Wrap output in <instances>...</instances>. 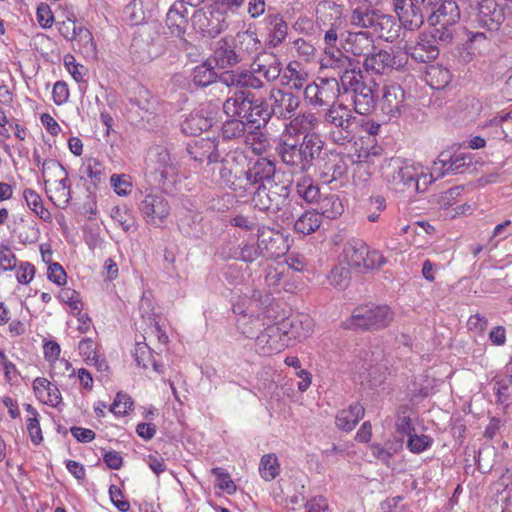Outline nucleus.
<instances>
[{"mask_svg":"<svg viewBox=\"0 0 512 512\" xmlns=\"http://www.w3.org/2000/svg\"><path fill=\"white\" fill-rule=\"evenodd\" d=\"M346 32L342 28V22L337 20L330 24V27L324 34L326 66L336 71L356 64L357 59L349 57L341 49V47L343 48V39L346 36Z\"/></svg>","mask_w":512,"mask_h":512,"instance_id":"0eeeda50","label":"nucleus"},{"mask_svg":"<svg viewBox=\"0 0 512 512\" xmlns=\"http://www.w3.org/2000/svg\"><path fill=\"white\" fill-rule=\"evenodd\" d=\"M496 404L505 413L512 401V359L505 366L503 374L496 375L492 380Z\"/></svg>","mask_w":512,"mask_h":512,"instance_id":"cd10ccee","label":"nucleus"},{"mask_svg":"<svg viewBox=\"0 0 512 512\" xmlns=\"http://www.w3.org/2000/svg\"><path fill=\"white\" fill-rule=\"evenodd\" d=\"M405 57L410 56L419 63H428L439 55V48L434 40L426 33L418 35L416 41L407 42L404 46Z\"/></svg>","mask_w":512,"mask_h":512,"instance_id":"393cba45","label":"nucleus"},{"mask_svg":"<svg viewBox=\"0 0 512 512\" xmlns=\"http://www.w3.org/2000/svg\"><path fill=\"white\" fill-rule=\"evenodd\" d=\"M270 113L280 120H289L300 106V99L290 91L272 88L269 93Z\"/></svg>","mask_w":512,"mask_h":512,"instance_id":"412c9836","label":"nucleus"},{"mask_svg":"<svg viewBox=\"0 0 512 512\" xmlns=\"http://www.w3.org/2000/svg\"><path fill=\"white\" fill-rule=\"evenodd\" d=\"M247 170L257 186L276 180V164L268 158L260 157L250 162Z\"/></svg>","mask_w":512,"mask_h":512,"instance_id":"473e14b6","label":"nucleus"},{"mask_svg":"<svg viewBox=\"0 0 512 512\" xmlns=\"http://www.w3.org/2000/svg\"><path fill=\"white\" fill-rule=\"evenodd\" d=\"M192 19L196 24H199V29L201 32L208 37H215L222 30L218 20H216L217 23L214 24L213 20L209 19L206 16V13L200 10L194 12Z\"/></svg>","mask_w":512,"mask_h":512,"instance_id":"13d9d810","label":"nucleus"},{"mask_svg":"<svg viewBox=\"0 0 512 512\" xmlns=\"http://www.w3.org/2000/svg\"><path fill=\"white\" fill-rule=\"evenodd\" d=\"M217 80L227 87H235L237 90L252 89V86H255V81L249 77L247 70H226L217 75Z\"/></svg>","mask_w":512,"mask_h":512,"instance_id":"4c0bfd02","label":"nucleus"},{"mask_svg":"<svg viewBox=\"0 0 512 512\" xmlns=\"http://www.w3.org/2000/svg\"><path fill=\"white\" fill-rule=\"evenodd\" d=\"M292 183V180H275L257 186L251 198L252 205L261 212L278 215L284 223L293 222L297 203L291 196Z\"/></svg>","mask_w":512,"mask_h":512,"instance_id":"f03ea898","label":"nucleus"},{"mask_svg":"<svg viewBox=\"0 0 512 512\" xmlns=\"http://www.w3.org/2000/svg\"><path fill=\"white\" fill-rule=\"evenodd\" d=\"M407 62V57L397 52L379 50L376 53H369L363 62L366 71L376 74H385L393 69H401Z\"/></svg>","mask_w":512,"mask_h":512,"instance_id":"4be33fe9","label":"nucleus"},{"mask_svg":"<svg viewBox=\"0 0 512 512\" xmlns=\"http://www.w3.org/2000/svg\"><path fill=\"white\" fill-rule=\"evenodd\" d=\"M212 164V180L216 183L224 184L229 188V184L233 182L235 177V171H233L229 166V160L222 157V160H220L218 163Z\"/></svg>","mask_w":512,"mask_h":512,"instance_id":"864d4df0","label":"nucleus"},{"mask_svg":"<svg viewBox=\"0 0 512 512\" xmlns=\"http://www.w3.org/2000/svg\"><path fill=\"white\" fill-rule=\"evenodd\" d=\"M321 221L322 219L318 212L306 211L294 222V230L296 233L309 235L319 229Z\"/></svg>","mask_w":512,"mask_h":512,"instance_id":"c03bdc74","label":"nucleus"},{"mask_svg":"<svg viewBox=\"0 0 512 512\" xmlns=\"http://www.w3.org/2000/svg\"><path fill=\"white\" fill-rule=\"evenodd\" d=\"M326 157H322V154L317 159L323 162L320 165L321 173L320 176L326 182H332L343 178L348 171V165L345 159L339 154H325Z\"/></svg>","mask_w":512,"mask_h":512,"instance_id":"2f4dec72","label":"nucleus"},{"mask_svg":"<svg viewBox=\"0 0 512 512\" xmlns=\"http://www.w3.org/2000/svg\"><path fill=\"white\" fill-rule=\"evenodd\" d=\"M393 319L394 313L388 305H363L353 310L346 327L378 330L389 326Z\"/></svg>","mask_w":512,"mask_h":512,"instance_id":"423d86ee","label":"nucleus"},{"mask_svg":"<svg viewBox=\"0 0 512 512\" xmlns=\"http://www.w3.org/2000/svg\"><path fill=\"white\" fill-rule=\"evenodd\" d=\"M81 171L90 178L94 183L101 182L103 176V166L96 158H89L83 164Z\"/></svg>","mask_w":512,"mask_h":512,"instance_id":"69168bd1","label":"nucleus"},{"mask_svg":"<svg viewBox=\"0 0 512 512\" xmlns=\"http://www.w3.org/2000/svg\"><path fill=\"white\" fill-rule=\"evenodd\" d=\"M23 195L28 207L37 216H39L45 222L52 221V215L50 211L44 207L42 199L36 191L32 189H25Z\"/></svg>","mask_w":512,"mask_h":512,"instance_id":"603ef678","label":"nucleus"},{"mask_svg":"<svg viewBox=\"0 0 512 512\" xmlns=\"http://www.w3.org/2000/svg\"><path fill=\"white\" fill-rule=\"evenodd\" d=\"M392 3L393 11L405 30L416 31L424 24L426 15L413 0H392Z\"/></svg>","mask_w":512,"mask_h":512,"instance_id":"b1692460","label":"nucleus"},{"mask_svg":"<svg viewBox=\"0 0 512 512\" xmlns=\"http://www.w3.org/2000/svg\"><path fill=\"white\" fill-rule=\"evenodd\" d=\"M213 125V119L203 111H194L185 116L181 122V131L188 136H197Z\"/></svg>","mask_w":512,"mask_h":512,"instance_id":"f704fd0d","label":"nucleus"},{"mask_svg":"<svg viewBox=\"0 0 512 512\" xmlns=\"http://www.w3.org/2000/svg\"><path fill=\"white\" fill-rule=\"evenodd\" d=\"M433 442V438L429 435H418L414 431L408 436L407 448L414 454H420L429 449Z\"/></svg>","mask_w":512,"mask_h":512,"instance_id":"bf43d9fd","label":"nucleus"},{"mask_svg":"<svg viewBox=\"0 0 512 512\" xmlns=\"http://www.w3.org/2000/svg\"><path fill=\"white\" fill-rule=\"evenodd\" d=\"M467 159L463 153L442 151L433 162L431 172L423 175V183L428 186L437 179L457 173L467 165Z\"/></svg>","mask_w":512,"mask_h":512,"instance_id":"dca6fc26","label":"nucleus"},{"mask_svg":"<svg viewBox=\"0 0 512 512\" xmlns=\"http://www.w3.org/2000/svg\"><path fill=\"white\" fill-rule=\"evenodd\" d=\"M211 472L216 477V485L221 490H224L228 494H233L236 491V485L225 469L215 467Z\"/></svg>","mask_w":512,"mask_h":512,"instance_id":"0e129e2a","label":"nucleus"},{"mask_svg":"<svg viewBox=\"0 0 512 512\" xmlns=\"http://www.w3.org/2000/svg\"><path fill=\"white\" fill-rule=\"evenodd\" d=\"M278 325V330H280L285 338H287V343L290 345L292 340L301 341L306 339L313 330V321L307 315H294L283 318L281 321L276 322Z\"/></svg>","mask_w":512,"mask_h":512,"instance_id":"5701e85b","label":"nucleus"},{"mask_svg":"<svg viewBox=\"0 0 512 512\" xmlns=\"http://www.w3.org/2000/svg\"><path fill=\"white\" fill-rule=\"evenodd\" d=\"M319 201L320 216L328 219H335L343 213V204L336 194H328L322 197Z\"/></svg>","mask_w":512,"mask_h":512,"instance_id":"49530a36","label":"nucleus"},{"mask_svg":"<svg viewBox=\"0 0 512 512\" xmlns=\"http://www.w3.org/2000/svg\"><path fill=\"white\" fill-rule=\"evenodd\" d=\"M396 431L401 435L409 436L415 431L411 423L410 415L408 414L407 407H401L398 411L397 418L395 421Z\"/></svg>","mask_w":512,"mask_h":512,"instance_id":"e2e57ef3","label":"nucleus"},{"mask_svg":"<svg viewBox=\"0 0 512 512\" xmlns=\"http://www.w3.org/2000/svg\"><path fill=\"white\" fill-rule=\"evenodd\" d=\"M378 12V9H375L369 5L367 7H356L351 12L349 18L350 24L355 28L373 30Z\"/></svg>","mask_w":512,"mask_h":512,"instance_id":"ea45409f","label":"nucleus"},{"mask_svg":"<svg viewBox=\"0 0 512 512\" xmlns=\"http://www.w3.org/2000/svg\"><path fill=\"white\" fill-rule=\"evenodd\" d=\"M271 294L260 290H254L252 295L247 299V309L250 314H244L237 319L238 330L247 338L257 336L267 322L273 318L274 309L272 308Z\"/></svg>","mask_w":512,"mask_h":512,"instance_id":"39448f33","label":"nucleus"},{"mask_svg":"<svg viewBox=\"0 0 512 512\" xmlns=\"http://www.w3.org/2000/svg\"><path fill=\"white\" fill-rule=\"evenodd\" d=\"M476 21L491 32L498 31L505 21L512 25V0H481Z\"/></svg>","mask_w":512,"mask_h":512,"instance_id":"6e6552de","label":"nucleus"},{"mask_svg":"<svg viewBox=\"0 0 512 512\" xmlns=\"http://www.w3.org/2000/svg\"><path fill=\"white\" fill-rule=\"evenodd\" d=\"M289 120L276 141L275 153L288 169L305 173L323 154L325 143L315 132L319 119L315 113L305 112Z\"/></svg>","mask_w":512,"mask_h":512,"instance_id":"f257e3e1","label":"nucleus"},{"mask_svg":"<svg viewBox=\"0 0 512 512\" xmlns=\"http://www.w3.org/2000/svg\"><path fill=\"white\" fill-rule=\"evenodd\" d=\"M147 168L158 186L165 187L174 181L178 170L169 150L163 146L149 149L146 160Z\"/></svg>","mask_w":512,"mask_h":512,"instance_id":"f8f14e48","label":"nucleus"},{"mask_svg":"<svg viewBox=\"0 0 512 512\" xmlns=\"http://www.w3.org/2000/svg\"><path fill=\"white\" fill-rule=\"evenodd\" d=\"M349 280L350 270L343 266L334 267L328 275L330 285L340 290L348 286Z\"/></svg>","mask_w":512,"mask_h":512,"instance_id":"052dcab7","label":"nucleus"},{"mask_svg":"<svg viewBox=\"0 0 512 512\" xmlns=\"http://www.w3.org/2000/svg\"><path fill=\"white\" fill-rule=\"evenodd\" d=\"M110 184L119 196H127L132 191L131 177L127 174H113L110 177Z\"/></svg>","mask_w":512,"mask_h":512,"instance_id":"680f3d73","label":"nucleus"},{"mask_svg":"<svg viewBox=\"0 0 512 512\" xmlns=\"http://www.w3.org/2000/svg\"><path fill=\"white\" fill-rule=\"evenodd\" d=\"M384 181L395 191L423 192L427 186L423 183V173L419 168L400 157L385 159L380 167Z\"/></svg>","mask_w":512,"mask_h":512,"instance_id":"20e7f679","label":"nucleus"},{"mask_svg":"<svg viewBox=\"0 0 512 512\" xmlns=\"http://www.w3.org/2000/svg\"><path fill=\"white\" fill-rule=\"evenodd\" d=\"M233 40L238 52L242 55V60L245 55L256 53L261 48V41L253 31L239 32Z\"/></svg>","mask_w":512,"mask_h":512,"instance_id":"79ce46f5","label":"nucleus"},{"mask_svg":"<svg viewBox=\"0 0 512 512\" xmlns=\"http://www.w3.org/2000/svg\"><path fill=\"white\" fill-rule=\"evenodd\" d=\"M256 186V182H254L253 178L250 177L247 169H241L239 171H235V177L233 182L229 184V189L235 192L240 197H245L246 195L251 194L253 196L252 188Z\"/></svg>","mask_w":512,"mask_h":512,"instance_id":"a18cd8bd","label":"nucleus"},{"mask_svg":"<svg viewBox=\"0 0 512 512\" xmlns=\"http://www.w3.org/2000/svg\"><path fill=\"white\" fill-rule=\"evenodd\" d=\"M431 32L428 34L436 44L448 45L452 42L456 25L429 24Z\"/></svg>","mask_w":512,"mask_h":512,"instance_id":"4d7b16f0","label":"nucleus"},{"mask_svg":"<svg viewBox=\"0 0 512 512\" xmlns=\"http://www.w3.org/2000/svg\"><path fill=\"white\" fill-rule=\"evenodd\" d=\"M373 34L385 41L392 42L398 36L396 20L392 15L384 14L379 10L373 27Z\"/></svg>","mask_w":512,"mask_h":512,"instance_id":"e433bc0d","label":"nucleus"},{"mask_svg":"<svg viewBox=\"0 0 512 512\" xmlns=\"http://www.w3.org/2000/svg\"><path fill=\"white\" fill-rule=\"evenodd\" d=\"M297 195L307 203H313L320 198V189L310 177L303 176L296 183Z\"/></svg>","mask_w":512,"mask_h":512,"instance_id":"8fccbe9b","label":"nucleus"},{"mask_svg":"<svg viewBox=\"0 0 512 512\" xmlns=\"http://www.w3.org/2000/svg\"><path fill=\"white\" fill-rule=\"evenodd\" d=\"M58 297L60 301L70 306L73 314L80 315L82 310V303L77 291L69 288L62 289Z\"/></svg>","mask_w":512,"mask_h":512,"instance_id":"338daca9","label":"nucleus"},{"mask_svg":"<svg viewBox=\"0 0 512 512\" xmlns=\"http://www.w3.org/2000/svg\"><path fill=\"white\" fill-rule=\"evenodd\" d=\"M340 86L335 78L319 79L304 88V99L308 105L314 107L331 106L340 95Z\"/></svg>","mask_w":512,"mask_h":512,"instance_id":"4468645a","label":"nucleus"},{"mask_svg":"<svg viewBox=\"0 0 512 512\" xmlns=\"http://www.w3.org/2000/svg\"><path fill=\"white\" fill-rule=\"evenodd\" d=\"M247 72L249 77L255 81L254 85L256 86H252V89L260 90L280 77L282 64L273 52L262 51L253 59Z\"/></svg>","mask_w":512,"mask_h":512,"instance_id":"9d476101","label":"nucleus"},{"mask_svg":"<svg viewBox=\"0 0 512 512\" xmlns=\"http://www.w3.org/2000/svg\"><path fill=\"white\" fill-rule=\"evenodd\" d=\"M111 218L117 222L125 232L136 229L135 218L126 206H115L111 211Z\"/></svg>","mask_w":512,"mask_h":512,"instance_id":"6e6d98bb","label":"nucleus"},{"mask_svg":"<svg viewBox=\"0 0 512 512\" xmlns=\"http://www.w3.org/2000/svg\"><path fill=\"white\" fill-rule=\"evenodd\" d=\"M365 413L364 407L360 403L351 404L347 409L338 412L336 416V426L346 432L352 431Z\"/></svg>","mask_w":512,"mask_h":512,"instance_id":"c9c22d12","label":"nucleus"},{"mask_svg":"<svg viewBox=\"0 0 512 512\" xmlns=\"http://www.w3.org/2000/svg\"><path fill=\"white\" fill-rule=\"evenodd\" d=\"M272 117L269 103L264 98L255 97L246 122L248 124H256V128L259 129L261 124H267Z\"/></svg>","mask_w":512,"mask_h":512,"instance_id":"37998d69","label":"nucleus"},{"mask_svg":"<svg viewBox=\"0 0 512 512\" xmlns=\"http://www.w3.org/2000/svg\"><path fill=\"white\" fill-rule=\"evenodd\" d=\"M342 254L349 266L355 268L378 269L386 263V258L378 250H371L363 240L357 238L344 244Z\"/></svg>","mask_w":512,"mask_h":512,"instance_id":"9b49d317","label":"nucleus"},{"mask_svg":"<svg viewBox=\"0 0 512 512\" xmlns=\"http://www.w3.org/2000/svg\"><path fill=\"white\" fill-rule=\"evenodd\" d=\"M372 33L368 31L346 32L343 49L356 57L366 56L374 49Z\"/></svg>","mask_w":512,"mask_h":512,"instance_id":"c756f323","label":"nucleus"},{"mask_svg":"<svg viewBox=\"0 0 512 512\" xmlns=\"http://www.w3.org/2000/svg\"><path fill=\"white\" fill-rule=\"evenodd\" d=\"M507 422L508 417L504 415L493 416L485 429L484 436L486 438L493 439L494 437H496L498 434H501L505 430Z\"/></svg>","mask_w":512,"mask_h":512,"instance_id":"774afa93","label":"nucleus"},{"mask_svg":"<svg viewBox=\"0 0 512 512\" xmlns=\"http://www.w3.org/2000/svg\"><path fill=\"white\" fill-rule=\"evenodd\" d=\"M452 75L449 69L441 65H431L426 71V81L433 89H443L451 81Z\"/></svg>","mask_w":512,"mask_h":512,"instance_id":"de8ad7c7","label":"nucleus"},{"mask_svg":"<svg viewBox=\"0 0 512 512\" xmlns=\"http://www.w3.org/2000/svg\"><path fill=\"white\" fill-rule=\"evenodd\" d=\"M213 59L219 68L236 66L242 61L233 38H222L216 42Z\"/></svg>","mask_w":512,"mask_h":512,"instance_id":"c85d7f7f","label":"nucleus"},{"mask_svg":"<svg viewBox=\"0 0 512 512\" xmlns=\"http://www.w3.org/2000/svg\"><path fill=\"white\" fill-rule=\"evenodd\" d=\"M139 212L149 225L163 222L170 213L167 199L159 193H147L138 203Z\"/></svg>","mask_w":512,"mask_h":512,"instance_id":"aec40b11","label":"nucleus"},{"mask_svg":"<svg viewBox=\"0 0 512 512\" xmlns=\"http://www.w3.org/2000/svg\"><path fill=\"white\" fill-rule=\"evenodd\" d=\"M299 66L298 63H290L286 67L282 78L286 81L285 84L294 90H301L307 85L308 73L299 68Z\"/></svg>","mask_w":512,"mask_h":512,"instance_id":"09e8293b","label":"nucleus"},{"mask_svg":"<svg viewBox=\"0 0 512 512\" xmlns=\"http://www.w3.org/2000/svg\"><path fill=\"white\" fill-rule=\"evenodd\" d=\"M160 24L150 22L142 25L135 32L132 43L131 53L141 62L151 61L161 53Z\"/></svg>","mask_w":512,"mask_h":512,"instance_id":"1a4fd4ad","label":"nucleus"},{"mask_svg":"<svg viewBox=\"0 0 512 512\" xmlns=\"http://www.w3.org/2000/svg\"><path fill=\"white\" fill-rule=\"evenodd\" d=\"M383 149L380 146H373L370 149L362 150L358 154V159L356 161V169L355 174L353 176L354 183H357V179L362 182H366L369 179L370 174L364 169L365 164H374L376 159L380 158L382 155Z\"/></svg>","mask_w":512,"mask_h":512,"instance_id":"58836bf2","label":"nucleus"},{"mask_svg":"<svg viewBox=\"0 0 512 512\" xmlns=\"http://www.w3.org/2000/svg\"><path fill=\"white\" fill-rule=\"evenodd\" d=\"M192 79L195 85L206 87L217 80V74L211 63L205 61L193 69Z\"/></svg>","mask_w":512,"mask_h":512,"instance_id":"3c124183","label":"nucleus"},{"mask_svg":"<svg viewBox=\"0 0 512 512\" xmlns=\"http://www.w3.org/2000/svg\"><path fill=\"white\" fill-rule=\"evenodd\" d=\"M274 320L275 317L273 316L267 321V324L255 339L256 350L263 356L277 354L289 346L287 338L278 330V325L273 322Z\"/></svg>","mask_w":512,"mask_h":512,"instance_id":"a211bd4d","label":"nucleus"},{"mask_svg":"<svg viewBox=\"0 0 512 512\" xmlns=\"http://www.w3.org/2000/svg\"><path fill=\"white\" fill-rule=\"evenodd\" d=\"M257 237L265 260H276L284 256L289 250L287 238L274 228L260 225L257 228Z\"/></svg>","mask_w":512,"mask_h":512,"instance_id":"f3484780","label":"nucleus"},{"mask_svg":"<svg viewBox=\"0 0 512 512\" xmlns=\"http://www.w3.org/2000/svg\"><path fill=\"white\" fill-rule=\"evenodd\" d=\"M280 472V465L275 454L263 455L259 464L260 476L265 481H272Z\"/></svg>","mask_w":512,"mask_h":512,"instance_id":"5fc2aeb1","label":"nucleus"},{"mask_svg":"<svg viewBox=\"0 0 512 512\" xmlns=\"http://www.w3.org/2000/svg\"><path fill=\"white\" fill-rule=\"evenodd\" d=\"M166 25L171 34L183 38L188 26V10L183 4H172L166 14Z\"/></svg>","mask_w":512,"mask_h":512,"instance_id":"72a5a7b5","label":"nucleus"},{"mask_svg":"<svg viewBox=\"0 0 512 512\" xmlns=\"http://www.w3.org/2000/svg\"><path fill=\"white\" fill-rule=\"evenodd\" d=\"M337 73L340 75L341 87L349 95L355 112L360 115L370 114L376 107L378 85L375 80L363 74L358 60L354 66L343 68Z\"/></svg>","mask_w":512,"mask_h":512,"instance_id":"7ed1b4c3","label":"nucleus"},{"mask_svg":"<svg viewBox=\"0 0 512 512\" xmlns=\"http://www.w3.org/2000/svg\"><path fill=\"white\" fill-rule=\"evenodd\" d=\"M355 117L351 110L343 104H332L324 114V123L337 129L330 131V135L335 143L344 144L346 140L352 137L351 127L354 124Z\"/></svg>","mask_w":512,"mask_h":512,"instance_id":"ddd939ff","label":"nucleus"},{"mask_svg":"<svg viewBox=\"0 0 512 512\" xmlns=\"http://www.w3.org/2000/svg\"><path fill=\"white\" fill-rule=\"evenodd\" d=\"M218 144V140L215 138H200L188 143L186 152L196 162L202 163L204 160H207L208 164L218 163L222 160Z\"/></svg>","mask_w":512,"mask_h":512,"instance_id":"bb28decb","label":"nucleus"},{"mask_svg":"<svg viewBox=\"0 0 512 512\" xmlns=\"http://www.w3.org/2000/svg\"><path fill=\"white\" fill-rule=\"evenodd\" d=\"M247 125L248 123L244 120L228 117L221 125L220 136L225 141L242 140L246 145H252L254 153L261 154L263 150L261 142L258 146H254L253 141L260 140L264 135L260 131H248Z\"/></svg>","mask_w":512,"mask_h":512,"instance_id":"2eb2a0df","label":"nucleus"},{"mask_svg":"<svg viewBox=\"0 0 512 512\" xmlns=\"http://www.w3.org/2000/svg\"><path fill=\"white\" fill-rule=\"evenodd\" d=\"M460 6L454 0H442L431 14L427 16L428 24L457 25L460 20Z\"/></svg>","mask_w":512,"mask_h":512,"instance_id":"7c9ffc66","label":"nucleus"},{"mask_svg":"<svg viewBox=\"0 0 512 512\" xmlns=\"http://www.w3.org/2000/svg\"><path fill=\"white\" fill-rule=\"evenodd\" d=\"M239 260L246 264H252L256 261L260 263L265 260L262 247L258 238L256 241L253 239L243 240L238 245Z\"/></svg>","mask_w":512,"mask_h":512,"instance_id":"a19ab883","label":"nucleus"},{"mask_svg":"<svg viewBox=\"0 0 512 512\" xmlns=\"http://www.w3.org/2000/svg\"><path fill=\"white\" fill-rule=\"evenodd\" d=\"M254 98L255 94L247 89L236 90L223 102V112L227 117L247 121Z\"/></svg>","mask_w":512,"mask_h":512,"instance_id":"a878e982","label":"nucleus"},{"mask_svg":"<svg viewBox=\"0 0 512 512\" xmlns=\"http://www.w3.org/2000/svg\"><path fill=\"white\" fill-rule=\"evenodd\" d=\"M379 107L388 121L398 120L407 110L404 89L398 84L385 86L379 101Z\"/></svg>","mask_w":512,"mask_h":512,"instance_id":"6ab92c4d","label":"nucleus"}]
</instances>
